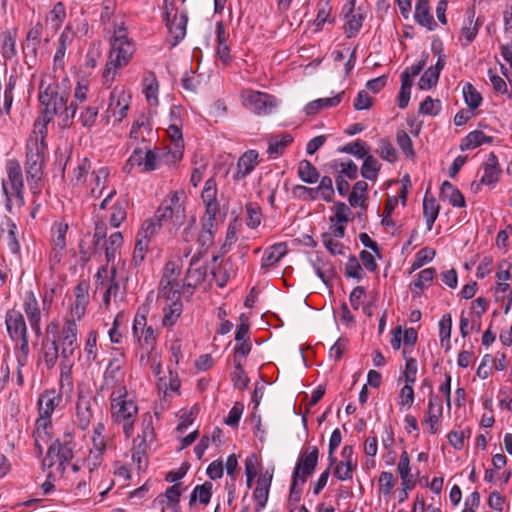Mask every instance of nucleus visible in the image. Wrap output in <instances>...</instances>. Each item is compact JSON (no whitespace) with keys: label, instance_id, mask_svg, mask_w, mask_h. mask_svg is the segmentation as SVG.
<instances>
[{"label":"nucleus","instance_id":"c756f323","mask_svg":"<svg viewBox=\"0 0 512 512\" xmlns=\"http://www.w3.org/2000/svg\"><path fill=\"white\" fill-rule=\"evenodd\" d=\"M440 198L447 200L454 207H465L463 194L449 181H444L441 185Z\"/></svg>","mask_w":512,"mask_h":512},{"label":"nucleus","instance_id":"4d7b16f0","mask_svg":"<svg viewBox=\"0 0 512 512\" xmlns=\"http://www.w3.org/2000/svg\"><path fill=\"white\" fill-rule=\"evenodd\" d=\"M463 95L465 103L471 110H474L480 106L482 102V96L471 83H466L463 86Z\"/></svg>","mask_w":512,"mask_h":512},{"label":"nucleus","instance_id":"69168bd1","mask_svg":"<svg viewBox=\"0 0 512 512\" xmlns=\"http://www.w3.org/2000/svg\"><path fill=\"white\" fill-rule=\"evenodd\" d=\"M57 458L62 459L64 462H70L73 458L72 435L65 434L63 440H59V450Z\"/></svg>","mask_w":512,"mask_h":512},{"label":"nucleus","instance_id":"8fccbe9b","mask_svg":"<svg viewBox=\"0 0 512 512\" xmlns=\"http://www.w3.org/2000/svg\"><path fill=\"white\" fill-rule=\"evenodd\" d=\"M367 189L368 184L365 181L356 182L349 194L348 200L350 205L353 207L363 206Z\"/></svg>","mask_w":512,"mask_h":512},{"label":"nucleus","instance_id":"f8f14e48","mask_svg":"<svg viewBox=\"0 0 512 512\" xmlns=\"http://www.w3.org/2000/svg\"><path fill=\"white\" fill-rule=\"evenodd\" d=\"M95 399L90 395L88 391L78 390V398L76 403V421L77 425L85 430L90 425L93 416V403Z\"/></svg>","mask_w":512,"mask_h":512},{"label":"nucleus","instance_id":"0eeeda50","mask_svg":"<svg viewBox=\"0 0 512 512\" xmlns=\"http://www.w3.org/2000/svg\"><path fill=\"white\" fill-rule=\"evenodd\" d=\"M241 98L245 106L260 116L271 114L278 106L275 96L251 89L244 90Z\"/></svg>","mask_w":512,"mask_h":512},{"label":"nucleus","instance_id":"393cba45","mask_svg":"<svg viewBox=\"0 0 512 512\" xmlns=\"http://www.w3.org/2000/svg\"><path fill=\"white\" fill-rule=\"evenodd\" d=\"M442 413L443 407L441 401L436 396H434L433 391L430 390L428 410L424 423L429 424V431L431 434H435L437 432L436 425L442 417Z\"/></svg>","mask_w":512,"mask_h":512},{"label":"nucleus","instance_id":"ea45409f","mask_svg":"<svg viewBox=\"0 0 512 512\" xmlns=\"http://www.w3.org/2000/svg\"><path fill=\"white\" fill-rule=\"evenodd\" d=\"M217 230L218 227H208L206 225H201V232L198 236V244L200 249L196 255L200 257V255L206 253L207 250L213 245L214 236Z\"/></svg>","mask_w":512,"mask_h":512},{"label":"nucleus","instance_id":"864d4df0","mask_svg":"<svg viewBox=\"0 0 512 512\" xmlns=\"http://www.w3.org/2000/svg\"><path fill=\"white\" fill-rule=\"evenodd\" d=\"M44 349V363L47 369H52L59 357V345L56 340L50 343H43Z\"/></svg>","mask_w":512,"mask_h":512},{"label":"nucleus","instance_id":"aec40b11","mask_svg":"<svg viewBox=\"0 0 512 512\" xmlns=\"http://www.w3.org/2000/svg\"><path fill=\"white\" fill-rule=\"evenodd\" d=\"M272 477L273 475L271 473L265 472L257 479L256 488L253 493V498L256 502V512L261 511L266 506Z\"/></svg>","mask_w":512,"mask_h":512},{"label":"nucleus","instance_id":"4c0bfd02","mask_svg":"<svg viewBox=\"0 0 512 512\" xmlns=\"http://www.w3.org/2000/svg\"><path fill=\"white\" fill-rule=\"evenodd\" d=\"M297 174L306 183L314 184L319 179L317 168L308 160H301L298 164Z\"/></svg>","mask_w":512,"mask_h":512},{"label":"nucleus","instance_id":"bb28decb","mask_svg":"<svg viewBox=\"0 0 512 512\" xmlns=\"http://www.w3.org/2000/svg\"><path fill=\"white\" fill-rule=\"evenodd\" d=\"M24 311L30 323L32 330L35 331L36 334H40V320L41 314L38 307L37 299L33 292H29L27 294L26 300L24 302Z\"/></svg>","mask_w":512,"mask_h":512},{"label":"nucleus","instance_id":"774afa93","mask_svg":"<svg viewBox=\"0 0 512 512\" xmlns=\"http://www.w3.org/2000/svg\"><path fill=\"white\" fill-rule=\"evenodd\" d=\"M439 76L440 75L438 74L437 70H433L431 67H429L419 80V89L428 90L436 86L439 80Z\"/></svg>","mask_w":512,"mask_h":512},{"label":"nucleus","instance_id":"58836bf2","mask_svg":"<svg viewBox=\"0 0 512 512\" xmlns=\"http://www.w3.org/2000/svg\"><path fill=\"white\" fill-rule=\"evenodd\" d=\"M212 487V483L208 481L201 485H197L190 495L189 505L192 506L197 499L201 504L207 505L212 496Z\"/></svg>","mask_w":512,"mask_h":512},{"label":"nucleus","instance_id":"3c124183","mask_svg":"<svg viewBox=\"0 0 512 512\" xmlns=\"http://www.w3.org/2000/svg\"><path fill=\"white\" fill-rule=\"evenodd\" d=\"M157 337V332L151 325H149L145 330L142 331L141 334H139V336H136L135 339H137L142 348L146 349L148 352H151L154 349Z\"/></svg>","mask_w":512,"mask_h":512},{"label":"nucleus","instance_id":"5701e85b","mask_svg":"<svg viewBox=\"0 0 512 512\" xmlns=\"http://www.w3.org/2000/svg\"><path fill=\"white\" fill-rule=\"evenodd\" d=\"M73 40V32L70 27H65L63 32L60 34L58 39V45L56 48V52L53 58V68L54 70H64L65 67V53L68 46L71 44Z\"/></svg>","mask_w":512,"mask_h":512},{"label":"nucleus","instance_id":"1a4fd4ad","mask_svg":"<svg viewBox=\"0 0 512 512\" xmlns=\"http://www.w3.org/2000/svg\"><path fill=\"white\" fill-rule=\"evenodd\" d=\"M123 365L124 354L119 349H115V354L110 359L104 371L103 384L101 385L100 390H116L118 386H123L121 384L124 378Z\"/></svg>","mask_w":512,"mask_h":512},{"label":"nucleus","instance_id":"c85d7f7f","mask_svg":"<svg viewBox=\"0 0 512 512\" xmlns=\"http://www.w3.org/2000/svg\"><path fill=\"white\" fill-rule=\"evenodd\" d=\"M61 402V397L55 391H45L38 400L39 416L50 418L56 407Z\"/></svg>","mask_w":512,"mask_h":512},{"label":"nucleus","instance_id":"f704fd0d","mask_svg":"<svg viewBox=\"0 0 512 512\" xmlns=\"http://www.w3.org/2000/svg\"><path fill=\"white\" fill-rule=\"evenodd\" d=\"M466 16H467V19H466L464 26L462 27L461 32H462V35L466 38L467 43H471L475 39L476 35L478 34L479 27L481 26L482 23L479 22L478 19L476 21H474V17H475L474 8H469L466 11Z\"/></svg>","mask_w":512,"mask_h":512},{"label":"nucleus","instance_id":"2f4dec72","mask_svg":"<svg viewBox=\"0 0 512 512\" xmlns=\"http://www.w3.org/2000/svg\"><path fill=\"white\" fill-rule=\"evenodd\" d=\"M170 304H166L163 308V319L162 323L166 327L173 326L182 312V303L180 301V295L175 296Z\"/></svg>","mask_w":512,"mask_h":512},{"label":"nucleus","instance_id":"6e6d98bb","mask_svg":"<svg viewBox=\"0 0 512 512\" xmlns=\"http://www.w3.org/2000/svg\"><path fill=\"white\" fill-rule=\"evenodd\" d=\"M181 497V490H180V484L175 483L174 485L168 487L164 494L159 495L155 499V503L158 505H163L165 503H176L180 502Z\"/></svg>","mask_w":512,"mask_h":512},{"label":"nucleus","instance_id":"b1692460","mask_svg":"<svg viewBox=\"0 0 512 512\" xmlns=\"http://www.w3.org/2000/svg\"><path fill=\"white\" fill-rule=\"evenodd\" d=\"M287 248L285 243L274 244L264 252L261 262V270L264 272L277 266L279 261L286 255Z\"/></svg>","mask_w":512,"mask_h":512},{"label":"nucleus","instance_id":"7ed1b4c3","mask_svg":"<svg viewBox=\"0 0 512 512\" xmlns=\"http://www.w3.org/2000/svg\"><path fill=\"white\" fill-rule=\"evenodd\" d=\"M40 130V136L35 135L27 140L26 144V160H25V172L26 179L31 192L36 195L41 192V182L43 178V167H44V152L46 149L45 144V130Z\"/></svg>","mask_w":512,"mask_h":512},{"label":"nucleus","instance_id":"49530a36","mask_svg":"<svg viewBox=\"0 0 512 512\" xmlns=\"http://www.w3.org/2000/svg\"><path fill=\"white\" fill-rule=\"evenodd\" d=\"M452 329V318L450 314H445L439 321V337L442 347L447 350L450 348V337Z\"/></svg>","mask_w":512,"mask_h":512},{"label":"nucleus","instance_id":"a18cd8bd","mask_svg":"<svg viewBox=\"0 0 512 512\" xmlns=\"http://www.w3.org/2000/svg\"><path fill=\"white\" fill-rule=\"evenodd\" d=\"M380 170V164L377 159L372 155H367L364 157V162L361 167V175L363 178L368 180H376L378 176V172Z\"/></svg>","mask_w":512,"mask_h":512},{"label":"nucleus","instance_id":"f257e3e1","mask_svg":"<svg viewBox=\"0 0 512 512\" xmlns=\"http://www.w3.org/2000/svg\"><path fill=\"white\" fill-rule=\"evenodd\" d=\"M135 53V45L128 37L127 27L122 19L113 22V35L110 39V51L105 70L104 84L110 86L115 80L117 69L128 65Z\"/></svg>","mask_w":512,"mask_h":512},{"label":"nucleus","instance_id":"338daca9","mask_svg":"<svg viewBox=\"0 0 512 512\" xmlns=\"http://www.w3.org/2000/svg\"><path fill=\"white\" fill-rule=\"evenodd\" d=\"M379 156L388 162H395L398 159L397 151L393 147L392 143L387 139H382L377 149Z\"/></svg>","mask_w":512,"mask_h":512},{"label":"nucleus","instance_id":"603ef678","mask_svg":"<svg viewBox=\"0 0 512 512\" xmlns=\"http://www.w3.org/2000/svg\"><path fill=\"white\" fill-rule=\"evenodd\" d=\"M3 226L7 231L8 246L13 254H17L20 251V245L17 239V226L11 218H6L3 222Z\"/></svg>","mask_w":512,"mask_h":512},{"label":"nucleus","instance_id":"e433bc0d","mask_svg":"<svg viewBox=\"0 0 512 512\" xmlns=\"http://www.w3.org/2000/svg\"><path fill=\"white\" fill-rule=\"evenodd\" d=\"M439 214V205L434 197H424L423 200V215L425 218L427 230L430 231L433 227L435 220Z\"/></svg>","mask_w":512,"mask_h":512},{"label":"nucleus","instance_id":"7c9ffc66","mask_svg":"<svg viewBox=\"0 0 512 512\" xmlns=\"http://www.w3.org/2000/svg\"><path fill=\"white\" fill-rule=\"evenodd\" d=\"M293 137L290 134L270 136L268 139L267 153L272 158L282 155L286 147L291 144Z\"/></svg>","mask_w":512,"mask_h":512},{"label":"nucleus","instance_id":"09e8293b","mask_svg":"<svg viewBox=\"0 0 512 512\" xmlns=\"http://www.w3.org/2000/svg\"><path fill=\"white\" fill-rule=\"evenodd\" d=\"M99 104L94 103L84 107V109L80 113V122L83 127L91 128L98 118L99 114Z\"/></svg>","mask_w":512,"mask_h":512},{"label":"nucleus","instance_id":"a211bd4d","mask_svg":"<svg viewBox=\"0 0 512 512\" xmlns=\"http://www.w3.org/2000/svg\"><path fill=\"white\" fill-rule=\"evenodd\" d=\"M356 0H348L347 4L343 7V14L347 19L346 25L348 27L347 37L355 36L362 27L364 21V14L361 13V8L355 10Z\"/></svg>","mask_w":512,"mask_h":512},{"label":"nucleus","instance_id":"c9c22d12","mask_svg":"<svg viewBox=\"0 0 512 512\" xmlns=\"http://www.w3.org/2000/svg\"><path fill=\"white\" fill-rule=\"evenodd\" d=\"M108 176L109 169L107 167H101L92 172V181L94 183V187L90 191L92 197L98 198L102 195Z\"/></svg>","mask_w":512,"mask_h":512},{"label":"nucleus","instance_id":"5fc2aeb1","mask_svg":"<svg viewBox=\"0 0 512 512\" xmlns=\"http://www.w3.org/2000/svg\"><path fill=\"white\" fill-rule=\"evenodd\" d=\"M163 223H165L164 220L157 218V213H155L152 218L146 220L143 223L141 229L138 232V235L147 237V239L150 241L151 237L160 230Z\"/></svg>","mask_w":512,"mask_h":512},{"label":"nucleus","instance_id":"473e14b6","mask_svg":"<svg viewBox=\"0 0 512 512\" xmlns=\"http://www.w3.org/2000/svg\"><path fill=\"white\" fill-rule=\"evenodd\" d=\"M493 141L492 136L485 135L480 130L470 132L465 138L462 139L460 149L462 151L474 149L485 143H491Z\"/></svg>","mask_w":512,"mask_h":512},{"label":"nucleus","instance_id":"c03bdc74","mask_svg":"<svg viewBox=\"0 0 512 512\" xmlns=\"http://www.w3.org/2000/svg\"><path fill=\"white\" fill-rule=\"evenodd\" d=\"M73 361L61 360L60 363V385L61 389L70 392L73 389L72 379Z\"/></svg>","mask_w":512,"mask_h":512},{"label":"nucleus","instance_id":"4468645a","mask_svg":"<svg viewBox=\"0 0 512 512\" xmlns=\"http://www.w3.org/2000/svg\"><path fill=\"white\" fill-rule=\"evenodd\" d=\"M68 224L63 222H56L51 228V253L50 262L52 264L60 263L62 253L66 248V234L68 231Z\"/></svg>","mask_w":512,"mask_h":512},{"label":"nucleus","instance_id":"423d86ee","mask_svg":"<svg viewBox=\"0 0 512 512\" xmlns=\"http://www.w3.org/2000/svg\"><path fill=\"white\" fill-rule=\"evenodd\" d=\"M184 198L183 191L170 193L158 207L157 218L163 219L164 222L170 221L174 226L182 225L185 218Z\"/></svg>","mask_w":512,"mask_h":512},{"label":"nucleus","instance_id":"f03ea898","mask_svg":"<svg viewBox=\"0 0 512 512\" xmlns=\"http://www.w3.org/2000/svg\"><path fill=\"white\" fill-rule=\"evenodd\" d=\"M69 89V80L67 78H63L62 88L58 84L54 86L48 85L40 92L39 101L45 107V121L50 122L55 115L61 113L64 115L63 121L65 122V125L68 126L71 123L72 119L76 115L78 106L75 102H71L69 106H66L70 96Z\"/></svg>","mask_w":512,"mask_h":512},{"label":"nucleus","instance_id":"052dcab7","mask_svg":"<svg viewBox=\"0 0 512 512\" xmlns=\"http://www.w3.org/2000/svg\"><path fill=\"white\" fill-rule=\"evenodd\" d=\"M262 221L261 209L254 203L246 204V224L249 228H257Z\"/></svg>","mask_w":512,"mask_h":512},{"label":"nucleus","instance_id":"20e7f679","mask_svg":"<svg viewBox=\"0 0 512 512\" xmlns=\"http://www.w3.org/2000/svg\"><path fill=\"white\" fill-rule=\"evenodd\" d=\"M112 420L121 425L123 433L130 438L134 433V423L138 414V406L128 398L125 386H118L110 395Z\"/></svg>","mask_w":512,"mask_h":512},{"label":"nucleus","instance_id":"e2e57ef3","mask_svg":"<svg viewBox=\"0 0 512 512\" xmlns=\"http://www.w3.org/2000/svg\"><path fill=\"white\" fill-rule=\"evenodd\" d=\"M201 198L204 205L216 204L217 201V185L213 178L208 179L201 193Z\"/></svg>","mask_w":512,"mask_h":512},{"label":"nucleus","instance_id":"cd10ccee","mask_svg":"<svg viewBox=\"0 0 512 512\" xmlns=\"http://www.w3.org/2000/svg\"><path fill=\"white\" fill-rule=\"evenodd\" d=\"M414 18L419 25L426 27L430 31H433L437 26L432 14L430 13L428 0H417Z\"/></svg>","mask_w":512,"mask_h":512},{"label":"nucleus","instance_id":"680f3d73","mask_svg":"<svg viewBox=\"0 0 512 512\" xmlns=\"http://www.w3.org/2000/svg\"><path fill=\"white\" fill-rule=\"evenodd\" d=\"M396 141H397L399 148L403 151V153L406 155L407 158H409V159L415 158L413 142H412L410 136L405 131L400 130L397 132Z\"/></svg>","mask_w":512,"mask_h":512},{"label":"nucleus","instance_id":"39448f33","mask_svg":"<svg viewBox=\"0 0 512 512\" xmlns=\"http://www.w3.org/2000/svg\"><path fill=\"white\" fill-rule=\"evenodd\" d=\"M6 179L2 180V191L5 196V208L13 214L14 208L24 206V177L22 167L17 159H9L5 164Z\"/></svg>","mask_w":512,"mask_h":512},{"label":"nucleus","instance_id":"4be33fe9","mask_svg":"<svg viewBox=\"0 0 512 512\" xmlns=\"http://www.w3.org/2000/svg\"><path fill=\"white\" fill-rule=\"evenodd\" d=\"M43 32V25L40 22H37L33 25L26 36V41L23 44V50L25 54V58L36 59L38 48L41 41V36Z\"/></svg>","mask_w":512,"mask_h":512},{"label":"nucleus","instance_id":"2eb2a0df","mask_svg":"<svg viewBox=\"0 0 512 512\" xmlns=\"http://www.w3.org/2000/svg\"><path fill=\"white\" fill-rule=\"evenodd\" d=\"M58 345L61 346V360H71L75 350L77 349V326L74 321H68L62 331Z\"/></svg>","mask_w":512,"mask_h":512},{"label":"nucleus","instance_id":"f3484780","mask_svg":"<svg viewBox=\"0 0 512 512\" xmlns=\"http://www.w3.org/2000/svg\"><path fill=\"white\" fill-rule=\"evenodd\" d=\"M116 268L111 267L110 271L106 266L98 269L96 274V287L103 286L105 289L111 291L112 296L116 299L119 295L122 296L120 284L116 280Z\"/></svg>","mask_w":512,"mask_h":512},{"label":"nucleus","instance_id":"a878e982","mask_svg":"<svg viewBox=\"0 0 512 512\" xmlns=\"http://www.w3.org/2000/svg\"><path fill=\"white\" fill-rule=\"evenodd\" d=\"M259 154L256 150L246 151L237 162V171L234 175L235 180H240L249 175L258 164Z\"/></svg>","mask_w":512,"mask_h":512},{"label":"nucleus","instance_id":"13d9d810","mask_svg":"<svg viewBox=\"0 0 512 512\" xmlns=\"http://www.w3.org/2000/svg\"><path fill=\"white\" fill-rule=\"evenodd\" d=\"M127 202L125 200H122V201H117L112 209V213L110 215V224L115 227V228H118L121 223L126 219V215H127V211H126V208H127Z\"/></svg>","mask_w":512,"mask_h":512},{"label":"nucleus","instance_id":"de8ad7c7","mask_svg":"<svg viewBox=\"0 0 512 512\" xmlns=\"http://www.w3.org/2000/svg\"><path fill=\"white\" fill-rule=\"evenodd\" d=\"M123 236L120 232L112 233L105 244V257L108 262L114 260L117 250L122 246Z\"/></svg>","mask_w":512,"mask_h":512},{"label":"nucleus","instance_id":"ddd939ff","mask_svg":"<svg viewBox=\"0 0 512 512\" xmlns=\"http://www.w3.org/2000/svg\"><path fill=\"white\" fill-rule=\"evenodd\" d=\"M173 4L174 0H164L166 26L174 38L173 45H177L186 35L188 18L186 14L182 13L180 15L175 14L173 19H170L169 6L172 8Z\"/></svg>","mask_w":512,"mask_h":512},{"label":"nucleus","instance_id":"9d476101","mask_svg":"<svg viewBox=\"0 0 512 512\" xmlns=\"http://www.w3.org/2000/svg\"><path fill=\"white\" fill-rule=\"evenodd\" d=\"M318 454L316 446L307 447L302 450L296 462L292 478L306 482L316 469Z\"/></svg>","mask_w":512,"mask_h":512},{"label":"nucleus","instance_id":"72a5a7b5","mask_svg":"<svg viewBox=\"0 0 512 512\" xmlns=\"http://www.w3.org/2000/svg\"><path fill=\"white\" fill-rule=\"evenodd\" d=\"M1 54L6 60L14 58L16 50V31H5L1 34Z\"/></svg>","mask_w":512,"mask_h":512},{"label":"nucleus","instance_id":"79ce46f5","mask_svg":"<svg viewBox=\"0 0 512 512\" xmlns=\"http://www.w3.org/2000/svg\"><path fill=\"white\" fill-rule=\"evenodd\" d=\"M91 170V162L88 158H83L79 161L77 166L73 170V176L71 178V184L73 186H80L86 182L87 175Z\"/></svg>","mask_w":512,"mask_h":512},{"label":"nucleus","instance_id":"412c9836","mask_svg":"<svg viewBox=\"0 0 512 512\" xmlns=\"http://www.w3.org/2000/svg\"><path fill=\"white\" fill-rule=\"evenodd\" d=\"M199 256L194 255L191 258L190 266L186 272L184 285L196 288L199 286L207 276V267L204 265H198Z\"/></svg>","mask_w":512,"mask_h":512},{"label":"nucleus","instance_id":"0e129e2a","mask_svg":"<svg viewBox=\"0 0 512 512\" xmlns=\"http://www.w3.org/2000/svg\"><path fill=\"white\" fill-rule=\"evenodd\" d=\"M153 419L150 413L143 415L142 420V434L138 436L135 442L139 439V442L147 445V442H152L154 439Z\"/></svg>","mask_w":512,"mask_h":512},{"label":"nucleus","instance_id":"a19ab883","mask_svg":"<svg viewBox=\"0 0 512 512\" xmlns=\"http://www.w3.org/2000/svg\"><path fill=\"white\" fill-rule=\"evenodd\" d=\"M35 430L33 433L34 440L42 441L47 443L51 438L50 430L52 428V422L50 418L39 416L36 420Z\"/></svg>","mask_w":512,"mask_h":512},{"label":"nucleus","instance_id":"37998d69","mask_svg":"<svg viewBox=\"0 0 512 512\" xmlns=\"http://www.w3.org/2000/svg\"><path fill=\"white\" fill-rule=\"evenodd\" d=\"M88 290L89 284L86 281H81L74 289L75 293V312L76 314H83L85 307L88 303Z\"/></svg>","mask_w":512,"mask_h":512},{"label":"nucleus","instance_id":"bf43d9fd","mask_svg":"<svg viewBox=\"0 0 512 512\" xmlns=\"http://www.w3.org/2000/svg\"><path fill=\"white\" fill-rule=\"evenodd\" d=\"M320 193V185L317 187H306L304 185H296L292 188V195L302 200H315Z\"/></svg>","mask_w":512,"mask_h":512},{"label":"nucleus","instance_id":"dca6fc26","mask_svg":"<svg viewBox=\"0 0 512 512\" xmlns=\"http://www.w3.org/2000/svg\"><path fill=\"white\" fill-rule=\"evenodd\" d=\"M6 326L10 337L13 340L28 339L27 327L23 315L17 310H9L6 314Z\"/></svg>","mask_w":512,"mask_h":512},{"label":"nucleus","instance_id":"6ab92c4d","mask_svg":"<svg viewBox=\"0 0 512 512\" xmlns=\"http://www.w3.org/2000/svg\"><path fill=\"white\" fill-rule=\"evenodd\" d=\"M484 173L480 179V183L472 184V188L477 192L481 184L493 185L499 180L501 169L499 167L497 156L491 152L487 160L483 163Z\"/></svg>","mask_w":512,"mask_h":512},{"label":"nucleus","instance_id":"9b49d317","mask_svg":"<svg viewBox=\"0 0 512 512\" xmlns=\"http://www.w3.org/2000/svg\"><path fill=\"white\" fill-rule=\"evenodd\" d=\"M130 93L124 86H116L110 92L107 114L121 122L126 116L130 106Z\"/></svg>","mask_w":512,"mask_h":512},{"label":"nucleus","instance_id":"6e6552de","mask_svg":"<svg viewBox=\"0 0 512 512\" xmlns=\"http://www.w3.org/2000/svg\"><path fill=\"white\" fill-rule=\"evenodd\" d=\"M181 269L177 262L168 261L165 264L163 276L160 281L159 294L167 300H172L175 296L180 295V284L178 277Z\"/></svg>","mask_w":512,"mask_h":512}]
</instances>
